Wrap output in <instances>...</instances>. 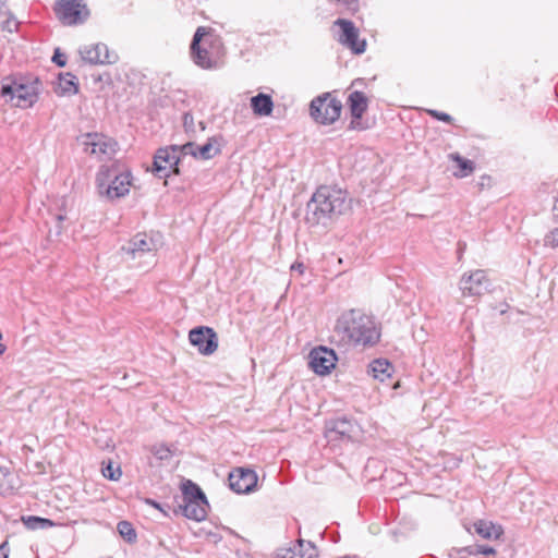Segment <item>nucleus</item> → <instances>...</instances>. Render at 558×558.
<instances>
[{
  "label": "nucleus",
  "mask_w": 558,
  "mask_h": 558,
  "mask_svg": "<svg viewBox=\"0 0 558 558\" xmlns=\"http://www.w3.org/2000/svg\"><path fill=\"white\" fill-rule=\"evenodd\" d=\"M333 337L344 345L372 347L380 338L374 319L357 310L343 312L333 327Z\"/></svg>",
  "instance_id": "f257e3e1"
},
{
  "label": "nucleus",
  "mask_w": 558,
  "mask_h": 558,
  "mask_svg": "<svg viewBox=\"0 0 558 558\" xmlns=\"http://www.w3.org/2000/svg\"><path fill=\"white\" fill-rule=\"evenodd\" d=\"M347 209V194L341 189L323 185L316 190L307 203L305 219L318 225L333 215H341Z\"/></svg>",
  "instance_id": "f03ea898"
},
{
  "label": "nucleus",
  "mask_w": 558,
  "mask_h": 558,
  "mask_svg": "<svg viewBox=\"0 0 558 558\" xmlns=\"http://www.w3.org/2000/svg\"><path fill=\"white\" fill-rule=\"evenodd\" d=\"M95 182L100 197L116 201L129 194L132 175L129 171H121L116 163L102 165L96 173Z\"/></svg>",
  "instance_id": "7ed1b4c3"
},
{
  "label": "nucleus",
  "mask_w": 558,
  "mask_h": 558,
  "mask_svg": "<svg viewBox=\"0 0 558 558\" xmlns=\"http://www.w3.org/2000/svg\"><path fill=\"white\" fill-rule=\"evenodd\" d=\"M41 83L38 78H20L2 84L0 95L5 102L17 108H31L39 98Z\"/></svg>",
  "instance_id": "20e7f679"
},
{
  "label": "nucleus",
  "mask_w": 558,
  "mask_h": 558,
  "mask_svg": "<svg viewBox=\"0 0 558 558\" xmlns=\"http://www.w3.org/2000/svg\"><path fill=\"white\" fill-rule=\"evenodd\" d=\"M220 40L206 31L198 27L191 44V56L196 65L202 69H215L219 66Z\"/></svg>",
  "instance_id": "39448f33"
},
{
  "label": "nucleus",
  "mask_w": 558,
  "mask_h": 558,
  "mask_svg": "<svg viewBox=\"0 0 558 558\" xmlns=\"http://www.w3.org/2000/svg\"><path fill=\"white\" fill-rule=\"evenodd\" d=\"M184 517L195 521H202L207 515L208 502L201 488L187 481L183 485V505L181 506Z\"/></svg>",
  "instance_id": "423d86ee"
},
{
  "label": "nucleus",
  "mask_w": 558,
  "mask_h": 558,
  "mask_svg": "<svg viewBox=\"0 0 558 558\" xmlns=\"http://www.w3.org/2000/svg\"><path fill=\"white\" fill-rule=\"evenodd\" d=\"M84 151L94 156L98 161L112 159L118 150V143L100 133H86L78 138Z\"/></svg>",
  "instance_id": "0eeeda50"
},
{
  "label": "nucleus",
  "mask_w": 558,
  "mask_h": 558,
  "mask_svg": "<svg viewBox=\"0 0 558 558\" xmlns=\"http://www.w3.org/2000/svg\"><path fill=\"white\" fill-rule=\"evenodd\" d=\"M342 104L329 93L320 95L311 101V117L320 124H331L339 119Z\"/></svg>",
  "instance_id": "6e6552de"
},
{
  "label": "nucleus",
  "mask_w": 558,
  "mask_h": 558,
  "mask_svg": "<svg viewBox=\"0 0 558 558\" xmlns=\"http://www.w3.org/2000/svg\"><path fill=\"white\" fill-rule=\"evenodd\" d=\"M181 146L172 145L169 147L159 148L154 157L153 172L159 178H168L171 170L179 173L177 168L180 161Z\"/></svg>",
  "instance_id": "1a4fd4ad"
},
{
  "label": "nucleus",
  "mask_w": 558,
  "mask_h": 558,
  "mask_svg": "<svg viewBox=\"0 0 558 558\" xmlns=\"http://www.w3.org/2000/svg\"><path fill=\"white\" fill-rule=\"evenodd\" d=\"M54 11L58 19L65 25L83 23L89 15L83 0H58Z\"/></svg>",
  "instance_id": "9d476101"
},
{
  "label": "nucleus",
  "mask_w": 558,
  "mask_h": 558,
  "mask_svg": "<svg viewBox=\"0 0 558 558\" xmlns=\"http://www.w3.org/2000/svg\"><path fill=\"white\" fill-rule=\"evenodd\" d=\"M333 25L339 27L338 41L341 45L349 48L356 54L363 53L365 51L366 41L365 39L359 38V29L351 21L338 19Z\"/></svg>",
  "instance_id": "9b49d317"
},
{
  "label": "nucleus",
  "mask_w": 558,
  "mask_h": 558,
  "mask_svg": "<svg viewBox=\"0 0 558 558\" xmlns=\"http://www.w3.org/2000/svg\"><path fill=\"white\" fill-rule=\"evenodd\" d=\"M190 342L203 355H211L218 349V337L210 327H196L189 332Z\"/></svg>",
  "instance_id": "f8f14e48"
},
{
  "label": "nucleus",
  "mask_w": 558,
  "mask_h": 558,
  "mask_svg": "<svg viewBox=\"0 0 558 558\" xmlns=\"http://www.w3.org/2000/svg\"><path fill=\"white\" fill-rule=\"evenodd\" d=\"M490 283L484 270L464 274L459 282L463 296H480L488 291Z\"/></svg>",
  "instance_id": "ddd939ff"
},
{
  "label": "nucleus",
  "mask_w": 558,
  "mask_h": 558,
  "mask_svg": "<svg viewBox=\"0 0 558 558\" xmlns=\"http://www.w3.org/2000/svg\"><path fill=\"white\" fill-rule=\"evenodd\" d=\"M337 356L333 350L326 347L314 348L310 352V366L318 375H327L335 368Z\"/></svg>",
  "instance_id": "4468645a"
},
{
  "label": "nucleus",
  "mask_w": 558,
  "mask_h": 558,
  "mask_svg": "<svg viewBox=\"0 0 558 558\" xmlns=\"http://www.w3.org/2000/svg\"><path fill=\"white\" fill-rule=\"evenodd\" d=\"M124 250L133 259L148 256L151 262L154 252L157 250V243L148 234L138 233L133 236Z\"/></svg>",
  "instance_id": "2eb2a0df"
},
{
  "label": "nucleus",
  "mask_w": 558,
  "mask_h": 558,
  "mask_svg": "<svg viewBox=\"0 0 558 558\" xmlns=\"http://www.w3.org/2000/svg\"><path fill=\"white\" fill-rule=\"evenodd\" d=\"M326 436L329 440H356L361 436V428L351 420L338 418L332 423V426L327 429Z\"/></svg>",
  "instance_id": "dca6fc26"
},
{
  "label": "nucleus",
  "mask_w": 558,
  "mask_h": 558,
  "mask_svg": "<svg viewBox=\"0 0 558 558\" xmlns=\"http://www.w3.org/2000/svg\"><path fill=\"white\" fill-rule=\"evenodd\" d=\"M257 485V475L253 470L235 469L229 474V486L238 494L252 492Z\"/></svg>",
  "instance_id": "f3484780"
},
{
  "label": "nucleus",
  "mask_w": 558,
  "mask_h": 558,
  "mask_svg": "<svg viewBox=\"0 0 558 558\" xmlns=\"http://www.w3.org/2000/svg\"><path fill=\"white\" fill-rule=\"evenodd\" d=\"M80 54L83 60L90 64H105L114 61V56L109 52L108 47L104 44L86 45L80 49Z\"/></svg>",
  "instance_id": "a211bd4d"
},
{
  "label": "nucleus",
  "mask_w": 558,
  "mask_h": 558,
  "mask_svg": "<svg viewBox=\"0 0 558 558\" xmlns=\"http://www.w3.org/2000/svg\"><path fill=\"white\" fill-rule=\"evenodd\" d=\"M215 143L216 141L213 138L199 147L193 143H186L181 146V151L183 155H192L195 158L207 160L213 158L220 151L219 147L216 146Z\"/></svg>",
  "instance_id": "6ab92c4d"
},
{
  "label": "nucleus",
  "mask_w": 558,
  "mask_h": 558,
  "mask_svg": "<svg viewBox=\"0 0 558 558\" xmlns=\"http://www.w3.org/2000/svg\"><path fill=\"white\" fill-rule=\"evenodd\" d=\"M53 89L59 96L75 95L78 92L77 78L71 73H61L53 83Z\"/></svg>",
  "instance_id": "aec40b11"
},
{
  "label": "nucleus",
  "mask_w": 558,
  "mask_h": 558,
  "mask_svg": "<svg viewBox=\"0 0 558 558\" xmlns=\"http://www.w3.org/2000/svg\"><path fill=\"white\" fill-rule=\"evenodd\" d=\"M473 525L476 534L484 539H498L504 534L502 526L492 521L477 520Z\"/></svg>",
  "instance_id": "412c9836"
},
{
  "label": "nucleus",
  "mask_w": 558,
  "mask_h": 558,
  "mask_svg": "<svg viewBox=\"0 0 558 558\" xmlns=\"http://www.w3.org/2000/svg\"><path fill=\"white\" fill-rule=\"evenodd\" d=\"M251 108L255 116L268 117L272 113L274 101L271 96L259 93L251 98Z\"/></svg>",
  "instance_id": "4be33fe9"
},
{
  "label": "nucleus",
  "mask_w": 558,
  "mask_h": 558,
  "mask_svg": "<svg viewBox=\"0 0 558 558\" xmlns=\"http://www.w3.org/2000/svg\"><path fill=\"white\" fill-rule=\"evenodd\" d=\"M393 367L392 365L385 359H378L373 361L368 365V374L379 381H385L392 374Z\"/></svg>",
  "instance_id": "5701e85b"
},
{
  "label": "nucleus",
  "mask_w": 558,
  "mask_h": 558,
  "mask_svg": "<svg viewBox=\"0 0 558 558\" xmlns=\"http://www.w3.org/2000/svg\"><path fill=\"white\" fill-rule=\"evenodd\" d=\"M349 107L354 119L359 120L367 109V98L362 92H353L350 94Z\"/></svg>",
  "instance_id": "b1692460"
},
{
  "label": "nucleus",
  "mask_w": 558,
  "mask_h": 558,
  "mask_svg": "<svg viewBox=\"0 0 558 558\" xmlns=\"http://www.w3.org/2000/svg\"><path fill=\"white\" fill-rule=\"evenodd\" d=\"M449 159L454 161L458 166V170L453 172L457 178H465L474 170V162L463 158L458 153L450 154Z\"/></svg>",
  "instance_id": "393cba45"
},
{
  "label": "nucleus",
  "mask_w": 558,
  "mask_h": 558,
  "mask_svg": "<svg viewBox=\"0 0 558 558\" xmlns=\"http://www.w3.org/2000/svg\"><path fill=\"white\" fill-rule=\"evenodd\" d=\"M22 520L24 524L31 530H44L54 525V523L51 520L35 515L23 517Z\"/></svg>",
  "instance_id": "a878e982"
},
{
  "label": "nucleus",
  "mask_w": 558,
  "mask_h": 558,
  "mask_svg": "<svg viewBox=\"0 0 558 558\" xmlns=\"http://www.w3.org/2000/svg\"><path fill=\"white\" fill-rule=\"evenodd\" d=\"M296 554L299 558H315L317 557V549L312 542H305L303 539H299L296 546Z\"/></svg>",
  "instance_id": "bb28decb"
},
{
  "label": "nucleus",
  "mask_w": 558,
  "mask_h": 558,
  "mask_svg": "<svg viewBox=\"0 0 558 558\" xmlns=\"http://www.w3.org/2000/svg\"><path fill=\"white\" fill-rule=\"evenodd\" d=\"M150 452L159 461L169 460L172 457V449L163 444L154 445Z\"/></svg>",
  "instance_id": "cd10ccee"
},
{
  "label": "nucleus",
  "mask_w": 558,
  "mask_h": 558,
  "mask_svg": "<svg viewBox=\"0 0 558 558\" xmlns=\"http://www.w3.org/2000/svg\"><path fill=\"white\" fill-rule=\"evenodd\" d=\"M118 532L128 542H133L136 538V533L132 524L128 521H121L118 523Z\"/></svg>",
  "instance_id": "c85d7f7f"
},
{
  "label": "nucleus",
  "mask_w": 558,
  "mask_h": 558,
  "mask_svg": "<svg viewBox=\"0 0 558 558\" xmlns=\"http://www.w3.org/2000/svg\"><path fill=\"white\" fill-rule=\"evenodd\" d=\"M102 475L110 481H118L122 475L120 466H116L112 462H109L101 470Z\"/></svg>",
  "instance_id": "c756f323"
},
{
  "label": "nucleus",
  "mask_w": 558,
  "mask_h": 558,
  "mask_svg": "<svg viewBox=\"0 0 558 558\" xmlns=\"http://www.w3.org/2000/svg\"><path fill=\"white\" fill-rule=\"evenodd\" d=\"M546 247L555 251L558 254V227L551 229L544 238Z\"/></svg>",
  "instance_id": "7c9ffc66"
},
{
  "label": "nucleus",
  "mask_w": 558,
  "mask_h": 558,
  "mask_svg": "<svg viewBox=\"0 0 558 558\" xmlns=\"http://www.w3.org/2000/svg\"><path fill=\"white\" fill-rule=\"evenodd\" d=\"M465 550L470 555H478V554L486 555V556H489V555L494 556V555H496L495 548H493L490 546H485V545H477V546H474V547H469V548H465Z\"/></svg>",
  "instance_id": "2f4dec72"
},
{
  "label": "nucleus",
  "mask_w": 558,
  "mask_h": 558,
  "mask_svg": "<svg viewBox=\"0 0 558 558\" xmlns=\"http://www.w3.org/2000/svg\"><path fill=\"white\" fill-rule=\"evenodd\" d=\"M337 3L342 8L341 13L351 12L354 13L359 9L357 0H336Z\"/></svg>",
  "instance_id": "473e14b6"
},
{
  "label": "nucleus",
  "mask_w": 558,
  "mask_h": 558,
  "mask_svg": "<svg viewBox=\"0 0 558 558\" xmlns=\"http://www.w3.org/2000/svg\"><path fill=\"white\" fill-rule=\"evenodd\" d=\"M272 558H299L295 548H281Z\"/></svg>",
  "instance_id": "72a5a7b5"
},
{
  "label": "nucleus",
  "mask_w": 558,
  "mask_h": 558,
  "mask_svg": "<svg viewBox=\"0 0 558 558\" xmlns=\"http://www.w3.org/2000/svg\"><path fill=\"white\" fill-rule=\"evenodd\" d=\"M428 113L436 118L437 120H440V121H444V122H451L452 118L448 114V113H445V112H439V111H436V110H429Z\"/></svg>",
  "instance_id": "f704fd0d"
},
{
  "label": "nucleus",
  "mask_w": 558,
  "mask_h": 558,
  "mask_svg": "<svg viewBox=\"0 0 558 558\" xmlns=\"http://www.w3.org/2000/svg\"><path fill=\"white\" fill-rule=\"evenodd\" d=\"M292 271H296L299 275H303L305 271V265L302 262H295L291 266Z\"/></svg>",
  "instance_id": "c9c22d12"
},
{
  "label": "nucleus",
  "mask_w": 558,
  "mask_h": 558,
  "mask_svg": "<svg viewBox=\"0 0 558 558\" xmlns=\"http://www.w3.org/2000/svg\"><path fill=\"white\" fill-rule=\"evenodd\" d=\"M53 62H56L59 66L65 65V57L63 54H60L58 50L54 52V56L52 57Z\"/></svg>",
  "instance_id": "e433bc0d"
},
{
  "label": "nucleus",
  "mask_w": 558,
  "mask_h": 558,
  "mask_svg": "<svg viewBox=\"0 0 558 558\" xmlns=\"http://www.w3.org/2000/svg\"><path fill=\"white\" fill-rule=\"evenodd\" d=\"M9 557V547H8V543L7 542H3L1 545H0V558H8Z\"/></svg>",
  "instance_id": "4c0bfd02"
},
{
  "label": "nucleus",
  "mask_w": 558,
  "mask_h": 558,
  "mask_svg": "<svg viewBox=\"0 0 558 558\" xmlns=\"http://www.w3.org/2000/svg\"><path fill=\"white\" fill-rule=\"evenodd\" d=\"M154 507L156 508H159L158 504L154 502V501H149Z\"/></svg>",
  "instance_id": "58836bf2"
},
{
  "label": "nucleus",
  "mask_w": 558,
  "mask_h": 558,
  "mask_svg": "<svg viewBox=\"0 0 558 558\" xmlns=\"http://www.w3.org/2000/svg\"><path fill=\"white\" fill-rule=\"evenodd\" d=\"M58 219L61 221L63 219V216H58Z\"/></svg>",
  "instance_id": "ea45409f"
}]
</instances>
